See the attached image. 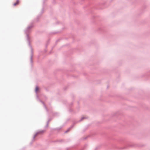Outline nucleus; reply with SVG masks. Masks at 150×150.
I'll list each match as a JSON object with an SVG mask.
<instances>
[{"label":"nucleus","instance_id":"2","mask_svg":"<svg viewBox=\"0 0 150 150\" xmlns=\"http://www.w3.org/2000/svg\"><path fill=\"white\" fill-rule=\"evenodd\" d=\"M19 3V1L18 0H17L16 2L15 3L13 4V5L14 6H16V5H18Z\"/></svg>","mask_w":150,"mask_h":150},{"label":"nucleus","instance_id":"3","mask_svg":"<svg viewBox=\"0 0 150 150\" xmlns=\"http://www.w3.org/2000/svg\"><path fill=\"white\" fill-rule=\"evenodd\" d=\"M38 87H37L35 88V91L37 92L38 91Z\"/></svg>","mask_w":150,"mask_h":150},{"label":"nucleus","instance_id":"4","mask_svg":"<svg viewBox=\"0 0 150 150\" xmlns=\"http://www.w3.org/2000/svg\"><path fill=\"white\" fill-rule=\"evenodd\" d=\"M85 118V117H82V119H83Z\"/></svg>","mask_w":150,"mask_h":150},{"label":"nucleus","instance_id":"1","mask_svg":"<svg viewBox=\"0 0 150 150\" xmlns=\"http://www.w3.org/2000/svg\"><path fill=\"white\" fill-rule=\"evenodd\" d=\"M45 131L44 130H41V131H39V132H37V133H36L34 135V138H35V137L38 134H41V133H43Z\"/></svg>","mask_w":150,"mask_h":150}]
</instances>
